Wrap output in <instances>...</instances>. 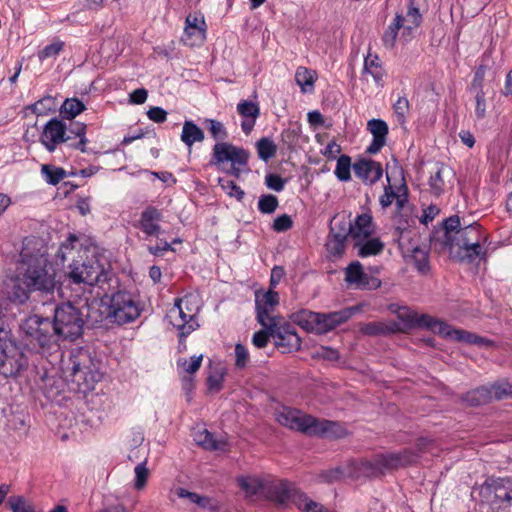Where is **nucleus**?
<instances>
[{
    "label": "nucleus",
    "mask_w": 512,
    "mask_h": 512,
    "mask_svg": "<svg viewBox=\"0 0 512 512\" xmlns=\"http://www.w3.org/2000/svg\"><path fill=\"white\" fill-rule=\"evenodd\" d=\"M13 285L8 292L12 302L24 304L31 292L52 294L57 286L56 270L49 260L17 261Z\"/></svg>",
    "instance_id": "obj_1"
},
{
    "label": "nucleus",
    "mask_w": 512,
    "mask_h": 512,
    "mask_svg": "<svg viewBox=\"0 0 512 512\" xmlns=\"http://www.w3.org/2000/svg\"><path fill=\"white\" fill-rule=\"evenodd\" d=\"M445 243L451 248L457 247L460 261L472 263L486 255V249L481 244L483 238L481 226L477 223L462 226L458 215L448 217L443 222Z\"/></svg>",
    "instance_id": "obj_2"
},
{
    "label": "nucleus",
    "mask_w": 512,
    "mask_h": 512,
    "mask_svg": "<svg viewBox=\"0 0 512 512\" xmlns=\"http://www.w3.org/2000/svg\"><path fill=\"white\" fill-rule=\"evenodd\" d=\"M68 279L73 284L103 288L111 280L112 272L108 263L94 252L85 259L74 260L69 265Z\"/></svg>",
    "instance_id": "obj_3"
},
{
    "label": "nucleus",
    "mask_w": 512,
    "mask_h": 512,
    "mask_svg": "<svg viewBox=\"0 0 512 512\" xmlns=\"http://www.w3.org/2000/svg\"><path fill=\"white\" fill-rule=\"evenodd\" d=\"M21 330L28 345L41 353L56 352L60 348L52 320L39 315L27 317L21 324Z\"/></svg>",
    "instance_id": "obj_4"
},
{
    "label": "nucleus",
    "mask_w": 512,
    "mask_h": 512,
    "mask_svg": "<svg viewBox=\"0 0 512 512\" xmlns=\"http://www.w3.org/2000/svg\"><path fill=\"white\" fill-rule=\"evenodd\" d=\"M77 300H69L55 306L52 323L59 343L74 342L82 337L84 318Z\"/></svg>",
    "instance_id": "obj_5"
},
{
    "label": "nucleus",
    "mask_w": 512,
    "mask_h": 512,
    "mask_svg": "<svg viewBox=\"0 0 512 512\" xmlns=\"http://www.w3.org/2000/svg\"><path fill=\"white\" fill-rule=\"evenodd\" d=\"M416 455L409 449L397 453L375 455L371 460H361L355 464L354 472L357 476L377 477L386 471L398 469L411 464Z\"/></svg>",
    "instance_id": "obj_6"
},
{
    "label": "nucleus",
    "mask_w": 512,
    "mask_h": 512,
    "mask_svg": "<svg viewBox=\"0 0 512 512\" xmlns=\"http://www.w3.org/2000/svg\"><path fill=\"white\" fill-rule=\"evenodd\" d=\"M91 364L90 354L82 348L72 350L68 360L64 361V372L83 392L93 390L101 378L99 372L91 369Z\"/></svg>",
    "instance_id": "obj_7"
},
{
    "label": "nucleus",
    "mask_w": 512,
    "mask_h": 512,
    "mask_svg": "<svg viewBox=\"0 0 512 512\" xmlns=\"http://www.w3.org/2000/svg\"><path fill=\"white\" fill-rule=\"evenodd\" d=\"M200 308V299L197 294L189 293L183 298L175 300L174 307L170 310L171 323L179 331L180 343L199 327L196 314Z\"/></svg>",
    "instance_id": "obj_8"
},
{
    "label": "nucleus",
    "mask_w": 512,
    "mask_h": 512,
    "mask_svg": "<svg viewBox=\"0 0 512 512\" xmlns=\"http://www.w3.org/2000/svg\"><path fill=\"white\" fill-rule=\"evenodd\" d=\"M249 152L226 141L217 142L213 147L211 163L223 172L236 178L241 175V166H246Z\"/></svg>",
    "instance_id": "obj_9"
},
{
    "label": "nucleus",
    "mask_w": 512,
    "mask_h": 512,
    "mask_svg": "<svg viewBox=\"0 0 512 512\" xmlns=\"http://www.w3.org/2000/svg\"><path fill=\"white\" fill-rule=\"evenodd\" d=\"M408 317L409 321L412 324L418 327L427 328L432 332L438 333L439 335L448 339L477 345H483L486 342V340L483 337H480L476 334L470 333L465 330L454 329L452 328L451 325L444 323L438 319H435L427 314H412L409 315Z\"/></svg>",
    "instance_id": "obj_10"
},
{
    "label": "nucleus",
    "mask_w": 512,
    "mask_h": 512,
    "mask_svg": "<svg viewBox=\"0 0 512 512\" xmlns=\"http://www.w3.org/2000/svg\"><path fill=\"white\" fill-rule=\"evenodd\" d=\"M106 311L110 323L123 325L137 319L141 309L129 292L118 291L112 295Z\"/></svg>",
    "instance_id": "obj_11"
},
{
    "label": "nucleus",
    "mask_w": 512,
    "mask_h": 512,
    "mask_svg": "<svg viewBox=\"0 0 512 512\" xmlns=\"http://www.w3.org/2000/svg\"><path fill=\"white\" fill-rule=\"evenodd\" d=\"M481 494L499 507L511 506L512 478H488L481 486Z\"/></svg>",
    "instance_id": "obj_12"
},
{
    "label": "nucleus",
    "mask_w": 512,
    "mask_h": 512,
    "mask_svg": "<svg viewBox=\"0 0 512 512\" xmlns=\"http://www.w3.org/2000/svg\"><path fill=\"white\" fill-rule=\"evenodd\" d=\"M280 320L281 319H278L266 326H263L270 330L275 346L282 349L283 353L300 349L302 341L295 328L290 324H280Z\"/></svg>",
    "instance_id": "obj_13"
},
{
    "label": "nucleus",
    "mask_w": 512,
    "mask_h": 512,
    "mask_svg": "<svg viewBox=\"0 0 512 512\" xmlns=\"http://www.w3.org/2000/svg\"><path fill=\"white\" fill-rule=\"evenodd\" d=\"M279 303V295L273 289H269L264 293L256 292L255 294V306H256V318L257 321L262 325L266 326L276 320L278 317L272 316V312L276 305Z\"/></svg>",
    "instance_id": "obj_14"
},
{
    "label": "nucleus",
    "mask_w": 512,
    "mask_h": 512,
    "mask_svg": "<svg viewBox=\"0 0 512 512\" xmlns=\"http://www.w3.org/2000/svg\"><path fill=\"white\" fill-rule=\"evenodd\" d=\"M71 140L69 135H66L65 124L53 118L49 120L41 134L40 141L49 152L55 151L57 146L61 143H66Z\"/></svg>",
    "instance_id": "obj_15"
},
{
    "label": "nucleus",
    "mask_w": 512,
    "mask_h": 512,
    "mask_svg": "<svg viewBox=\"0 0 512 512\" xmlns=\"http://www.w3.org/2000/svg\"><path fill=\"white\" fill-rule=\"evenodd\" d=\"M311 415L304 414L297 409L289 407H282L276 413V419L282 426L288 427L293 430L300 431L308 435V430L312 423Z\"/></svg>",
    "instance_id": "obj_16"
},
{
    "label": "nucleus",
    "mask_w": 512,
    "mask_h": 512,
    "mask_svg": "<svg viewBox=\"0 0 512 512\" xmlns=\"http://www.w3.org/2000/svg\"><path fill=\"white\" fill-rule=\"evenodd\" d=\"M79 307L81 308L82 318H84V326L88 325L94 327L101 324L104 320H108L106 307L101 301L97 299H89L88 297L79 298Z\"/></svg>",
    "instance_id": "obj_17"
},
{
    "label": "nucleus",
    "mask_w": 512,
    "mask_h": 512,
    "mask_svg": "<svg viewBox=\"0 0 512 512\" xmlns=\"http://www.w3.org/2000/svg\"><path fill=\"white\" fill-rule=\"evenodd\" d=\"M346 435L347 431L340 423L312 417L308 436H318L327 439H341Z\"/></svg>",
    "instance_id": "obj_18"
},
{
    "label": "nucleus",
    "mask_w": 512,
    "mask_h": 512,
    "mask_svg": "<svg viewBox=\"0 0 512 512\" xmlns=\"http://www.w3.org/2000/svg\"><path fill=\"white\" fill-rule=\"evenodd\" d=\"M182 41L189 46L199 45L204 42L206 23L204 17L197 14H189L185 21Z\"/></svg>",
    "instance_id": "obj_19"
},
{
    "label": "nucleus",
    "mask_w": 512,
    "mask_h": 512,
    "mask_svg": "<svg viewBox=\"0 0 512 512\" xmlns=\"http://www.w3.org/2000/svg\"><path fill=\"white\" fill-rule=\"evenodd\" d=\"M454 179L455 173L450 167L437 165L429 178L430 192L434 196H441L446 191L452 189Z\"/></svg>",
    "instance_id": "obj_20"
},
{
    "label": "nucleus",
    "mask_w": 512,
    "mask_h": 512,
    "mask_svg": "<svg viewBox=\"0 0 512 512\" xmlns=\"http://www.w3.org/2000/svg\"><path fill=\"white\" fill-rule=\"evenodd\" d=\"M48 259V248L44 239L38 236H28L23 240L18 261H39Z\"/></svg>",
    "instance_id": "obj_21"
},
{
    "label": "nucleus",
    "mask_w": 512,
    "mask_h": 512,
    "mask_svg": "<svg viewBox=\"0 0 512 512\" xmlns=\"http://www.w3.org/2000/svg\"><path fill=\"white\" fill-rule=\"evenodd\" d=\"M353 171L357 178H359L366 185L375 184L383 175V169L379 162L362 158L353 164Z\"/></svg>",
    "instance_id": "obj_22"
},
{
    "label": "nucleus",
    "mask_w": 512,
    "mask_h": 512,
    "mask_svg": "<svg viewBox=\"0 0 512 512\" xmlns=\"http://www.w3.org/2000/svg\"><path fill=\"white\" fill-rule=\"evenodd\" d=\"M345 281L350 285H355L360 289H376L381 282L374 277H370L363 271L360 262H352L345 270Z\"/></svg>",
    "instance_id": "obj_23"
},
{
    "label": "nucleus",
    "mask_w": 512,
    "mask_h": 512,
    "mask_svg": "<svg viewBox=\"0 0 512 512\" xmlns=\"http://www.w3.org/2000/svg\"><path fill=\"white\" fill-rule=\"evenodd\" d=\"M276 483H288L284 480H275L272 482L264 483L256 477H240L238 484L240 488L246 493L247 496H254L259 493L263 494L268 500L274 502L279 506H286L287 504H280L276 499L270 496L269 489Z\"/></svg>",
    "instance_id": "obj_24"
},
{
    "label": "nucleus",
    "mask_w": 512,
    "mask_h": 512,
    "mask_svg": "<svg viewBox=\"0 0 512 512\" xmlns=\"http://www.w3.org/2000/svg\"><path fill=\"white\" fill-rule=\"evenodd\" d=\"M353 312L354 310L352 308H345L330 313H318V316H313L314 319L319 320L316 334H325L335 329L337 326L348 321L353 315Z\"/></svg>",
    "instance_id": "obj_25"
},
{
    "label": "nucleus",
    "mask_w": 512,
    "mask_h": 512,
    "mask_svg": "<svg viewBox=\"0 0 512 512\" xmlns=\"http://www.w3.org/2000/svg\"><path fill=\"white\" fill-rule=\"evenodd\" d=\"M368 131L373 135L371 144L367 147L368 154L378 153L386 144V138L389 132L387 123L381 119H371L367 123Z\"/></svg>",
    "instance_id": "obj_26"
},
{
    "label": "nucleus",
    "mask_w": 512,
    "mask_h": 512,
    "mask_svg": "<svg viewBox=\"0 0 512 512\" xmlns=\"http://www.w3.org/2000/svg\"><path fill=\"white\" fill-rule=\"evenodd\" d=\"M237 112L243 119L241 122L243 132L249 135L260 116L259 104L250 100H242L237 104Z\"/></svg>",
    "instance_id": "obj_27"
},
{
    "label": "nucleus",
    "mask_w": 512,
    "mask_h": 512,
    "mask_svg": "<svg viewBox=\"0 0 512 512\" xmlns=\"http://www.w3.org/2000/svg\"><path fill=\"white\" fill-rule=\"evenodd\" d=\"M393 223L395 227V233L398 237L399 246L403 247V242L408 238V234L411 233V228L416 224V216L412 210L397 211Z\"/></svg>",
    "instance_id": "obj_28"
},
{
    "label": "nucleus",
    "mask_w": 512,
    "mask_h": 512,
    "mask_svg": "<svg viewBox=\"0 0 512 512\" xmlns=\"http://www.w3.org/2000/svg\"><path fill=\"white\" fill-rule=\"evenodd\" d=\"M162 219L161 210L154 206L145 208L140 216L139 225L143 233L148 236H158L161 230L158 222Z\"/></svg>",
    "instance_id": "obj_29"
},
{
    "label": "nucleus",
    "mask_w": 512,
    "mask_h": 512,
    "mask_svg": "<svg viewBox=\"0 0 512 512\" xmlns=\"http://www.w3.org/2000/svg\"><path fill=\"white\" fill-rule=\"evenodd\" d=\"M374 233L372 216L369 214L358 215L355 221L351 222V238L355 242L366 240Z\"/></svg>",
    "instance_id": "obj_30"
},
{
    "label": "nucleus",
    "mask_w": 512,
    "mask_h": 512,
    "mask_svg": "<svg viewBox=\"0 0 512 512\" xmlns=\"http://www.w3.org/2000/svg\"><path fill=\"white\" fill-rule=\"evenodd\" d=\"M404 18V31L402 32V38L405 41L411 39V33L416 29L422 22V15L419 11L418 0H410L408 4V10Z\"/></svg>",
    "instance_id": "obj_31"
},
{
    "label": "nucleus",
    "mask_w": 512,
    "mask_h": 512,
    "mask_svg": "<svg viewBox=\"0 0 512 512\" xmlns=\"http://www.w3.org/2000/svg\"><path fill=\"white\" fill-rule=\"evenodd\" d=\"M193 439L197 445L209 451H224L227 446L223 439H216L207 429L194 431Z\"/></svg>",
    "instance_id": "obj_32"
},
{
    "label": "nucleus",
    "mask_w": 512,
    "mask_h": 512,
    "mask_svg": "<svg viewBox=\"0 0 512 512\" xmlns=\"http://www.w3.org/2000/svg\"><path fill=\"white\" fill-rule=\"evenodd\" d=\"M353 246L357 249V255L362 258L379 255L383 252L385 247L384 243L379 238L372 237L355 242Z\"/></svg>",
    "instance_id": "obj_33"
},
{
    "label": "nucleus",
    "mask_w": 512,
    "mask_h": 512,
    "mask_svg": "<svg viewBox=\"0 0 512 512\" xmlns=\"http://www.w3.org/2000/svg\"><path fill=\"white\" fill-rule=\"evenodd\" d=\"M404 29V18L401 14H396L393 21L387 26L383 35L382 43L386 49H393L396 44L399 30Z\"/></svg>",
    "instance_id": "obj_34"
},
{
    "label": "nucleus",
    "mask_w": 512,
    "mask_h": 512,
    "mask_svg": "<svg viewBox=\"0 0 512 512\" xmlns=\"http://www.w3.org/2000/svg\"><path fill=\"white\" fill-rule=\"evenodd\" d=\"M404 254H409L415 264L416 269L421 273H426L429 269L428 265V252L416 245L410 247L403 242V247H400Z\"/></svg>",
    "instance_id": "obj_35"
},
{
    "label": "nucleus",
    "mask_w": 512,
    "mask_h": 512,
    "mask_svg": "<svg viewBox=\"0 0 512 512\" xmlns=\"http://www.w3.org/2000/svg\"><path fill=\"white\" fill-rule=\"evenodd\" d=\"M181 141L189 148L196 142H202L205 138L203 130L192 120H186L183 123Z\"/></svg>",
    "instance_id": "obj_36"
},
{
    "label": "nucleus",
    "mask_w": 512,
    "mask_h": 512,
    "mask_svg": "<svg viewBox=\"0 0 512 512\" xmlns=\"http://www.w3.org/2000/svg\"><path fill=\"white\" fill-rule=\"evenodd\" d=\"M399 330L396 323L369 322L361 326L360 331L368 336L388 335Z\"/></svg>",
    "instance_id": "obj_37"
},
{
    "label": "nucleus",
    "mask_w": 512,
    "mask_h": 512,
    "mask_svg": "<svg viewBox=\"0 0 512 512\" xmlns=\"http://www.w3.org/2000/svg\"><path fill=\"white\" fill-rule=\"evenodd\" d=\"M364 71L369 73L377 84H380L385 76L382 63L377 55L368 54L364 61Z\"/></svg>",
    "instance_id": "obj_38"
},
{
    "label": "nucleus",
    "mask_w": 512,
    "mask_h": 512,
    "mask_svg": "<svg viewBox=\"0 0 512 512\" xmlns=\"http://www.w3.org/2000/svg\"><path fill=\"white\" fill-rule=\"evenodd\" d=\"M492 391L486 387H479L469 391L463 397V401L470 406H479L490 401Z\"/></svg>",
    "instance_id": "obj_39"
},
{
    "label": "nucleus",
    "mask_w": 512,
    "mask_h": 512,
    "mask_svg": "<svg viewBox=\"0 0 512 512\" xmlns=\"http://www.w3.org/2000/svg\"><path fill=\"white\" fill-rule=\"evenodd\" d=\"M312 316H318V313L309 310H301L294 314V321L304 330L316 333L319 320L314 319Z\"/></svg>",
    "instance_id": "obj_40"
},
{
    "label": "nucleus",
    "mask_w": 512,
    "mask_h": 512,
    "mask_svg": "<svg viewBox=\"0 0 512 512\" xmlns=\"http://www.w3.org/2000/svg\"><path fill=\"white\" fill-rule=\"evenodd\" d=\"M258 157L263 161H268L273 158L277 152V145L268 137L259 139L256 144Z\"/></svg>",
    "instance_id": "obj_41"
},
{
    "label": "nucleus",
    "mask_w": 512,
    "mask_h": 512,
    "mask_svg": "<svg viewBox=\"0 0 512 512\" xmlns=\"http://www.w3.org/2000/svg\"><path fill=\"white\" fill-rule=\"evenodd\" d=\"M41 173L45 181L51 185H57L66 176V171L63 168L49 164L42 165Z\"/></svg>",
    "instance_id": "obj_42"
},
{
    "label": "nucleus",
    "mask_w": 512,
    "mask_h": 512,
    "mask_svg": "<svg viewBox=\"0 0 512 512\" xmlns=\"http://www.w3.org/2000/svg\"><path fill=\"white\" fill-rule=\"evenodd\" d=\"M346 240L342 235L329 234L326 241V248L330 255L340 257L346 249Z\"/></svg>",
    "instance_id": "obj_43"
},
{
    "label": "nucleus",
    "mask_w": 512,
    "mask_h": 512,
    "mask_svg": "<svg viewBox=\"0 0 512 512\" xmlns=\"http://www.w3.org/2000/svg\"><path fill=\"white\" fill-rule=\"evenodd\" d=\"M84 110L85 105L76 98L66 99L61 106V114L66 119H73Z\"/></svg>",
    "instance_id": "obj_44"
},
{
    "label": "nucleus",
    "mask_w": 512,
    "mask_h": 512,
    "mask_svg": "<svg viewBox=\"0 0 512 512\" xmlns=\"http://www.w3.org/2000/svg\"><path fill=\"white\" fill-rule=\"evenodd\" d=\"M351 168H353L351 158L344 154L337 159L334 173L340 181L347 182L351 179Z\"/></svg>",
    "instance_id": "obj_45"
},
{
    "label": "nucleus",
    "mask_w": 512,
    "mask_h": 512,
    "mask_svg": "<svg viewBox=\"0 0 512 512\" xmlns=\"http://www.w3.org/2000/svg\"><path fill=\"white\" fill-rule=\"evenodd\" d=\"M205 124L212 138L217 142H224L228 138V132L224 124L215 119H206Z\"/></svg>",
    "instance_id": "obj_46"
},
{
    "label": "nucleus",
    "mask_w": 512,
    "mask_h": 512,
    "mask_svg": "<svg viewBox=\"0 0 512 512\" xmlns=\"http://www.w3.org/2000/svg\"><path fill=\"white\" fill-rule=\"evenodd\" d=\"M329 234L342 235L343 239H347L348 236L351 237V221L346 220L345 218L337 220V218L334 217L330 223Z\"/></svg>",
    "instance_id": "obj_47"
},
{
    "label": "nucleus",
    "mask_w": 512,
    "mask_h": 512,
    "mask_svg": "<svg viewBox=\"0 0 512 512\" xmlns=\"http://www.w3.org/2000/svg\"><path fill=\"white\" fill-rule=\"evenodd\" d=\"M69 132L79 138L77 144L75 145V149H78L81 152H86V144L88 142L85 136L86 125L84 123L75 122L71 125Z\"/></svg>",
    "instance_id": "obj_48"
},
{
    "label": "nucleus",
    "mask_w": 512,
    "mask_h": 512,
    "mask_svg": "<svg viewBox=\"0 0 512 512\" xmlns=\"http://www.w3.org/2000/svg\"><path fill=\"white\" fill-rule=\"evenodd\" d=\"M78 241L77 237L70 235V237L61 244L56 253V260L64 263L69 255H72L75 249V243Z\"/></svg>",
    "instance_id": "obj_49"
},
{
    "label": "nucleus",
    "mask_w": 512,
    "mask_h": 512,
    "mask_svg": "<svg viewBox=\"0 0 512 512\" xmlns=\"http://www.w3.org/2000/svg\"><path fill=\"white\" fill-rule=\"evenodd\" d=\"M279 205L278 198L272 194L260 196L258 201V209L263 214L273 213Z\"/></svg>",
    "instance_id": "obj_50"
},
{
    "label": "nucleus",
    "mask_w": 512,
    "mask_h": 512,
    "mask_svg": "<svg viewBox=\"0 0 512 512\" xmlns=\"http://www.w3.org/2000/svg\"><path fill=\"white\" fill-rule=\"evenodd\" d=\"M295 80L299 86H301V89L303 92H306V87H312L314 83V76L312 74V71L308 70L304 67H299L296 70L295 73Z\"/></svg>",
    "instance_id": "obj_51"
},
{
    "label": "nucleus",
    "mask_w": 512,
    "mask_h": 512,
    "mask_svg": "<svg viewBox=\"0 0 512 512\" xmlns=\"http://www.w3.org/2000/svg\"><path fill=\"white\" fill-rule=\"evenodd\" d=\"M12 512H36L32 504L28 503L23 496H12L8 500Z\"/></svg>",
    "instance_id": "obj_52"
},
{
    "label": "nucleus",
    "mask_w": 512,
    "mask_h": 512,
    "mask_svg": "<svg viewBox=\"0 0 512 512\" xmlns=\"http://www.w3.org/2000/svg\"><path fill=\"white\" fill-rule=\"evenodd\" d=\"M63 47L64 42L57 40L40 50L38 52V58L40 61H44L48 58H54L63 50Z\"/></svg>",
    "instance_id": "obj_53"
},
{
    "label": "nucleus",
    "mask_w": 512,
    "mask_h": 512,
    "mask_svg": "<svg viewBox=\"0 0 512 512\" xmlns=\"http://www.w3.org/2000/svg\"><path fill=\"white\" fill-rule=\"evenodd\" d=\"M219 183L228 195L235 197L237 200H242L244 198V191L237 186L234 181L220 178Z\"/></svg>",
    "instance_id": "obj_54"
},
{
    "label": "nucleus",
    "mask_w": 512,
    "mask_h": 512,
    "mask_svg": "<svg viewBox=\"0 0 512 512\" xmlns=\"http://www.w3.org/2000/svg\"><path fill=\"white\" fill-rule=\"evenodd\" d=\"M234 351L236 367L240 369L245 368L249 362V352L247 348L244 345L237 343Z\"/></svg>",
    "instance_id": "obj_55"
},
{
    "label": "nucleus",
    "mask_w": 512,
    "mask_h": 512,
    "mask_svg": "<svg viewBox=\"0 0 512 512\" xmlns=\"http://www.w3.org/2000/svg\"><path fill=\"white\" fill-rule=\"evenodd\" d=\"M135 488L137 490L142 489L147 482L148 469L146 468V462L139 463L135 469Z\"/></svg>",
    "instance_id": "obj_56"
},
{
    "label": "nucleus",
    "mask_w": 512,
    "mask_h": 512,
    "mask_svg": "<svg viewBox=\"0 0 512 512\" xmlns=\"http://www.w3.org/2000/svg\"><path fill=\"white\" fill-rule=\"evenodd\" d=\"M286 180L278 174L269 173L265 176V184L269 189L281 192L285 187Z\"/></svg>",
    "instance_id": "obj_57"
},
{
    "label": "nucleus",
    "mask_w": 512,
    "mask_h": 512,
    "mask_svg": "<svg viewBox=\"0 0 512 512\" xmlns=\"http://www.w3.org/2000/svg\"><path fill=\"white\" fill-rule=\"evenodd\" d=\"M293 226V221L291 217L287 214H283L278 216L273 222V229L276 232H285L291 229Z\"/></svg>",
    "instance_id": "obj_58"
},
{
    "label": "nucleus",
    "mask_w": 512,
    "mask_h": 512,
    "mask_svg": "<svg viewBox=\"0 0 512 512\" xmlns=\"http://www.w3.org/2000/svg\"><path fill=\"white\" fill-rule=\"evenodd\" d=\"M388 185L384 188V194L380 197L379 202L382 208H388L396 198V193L390 184V177L387 175Z\"/></svg>",
    "instance_id": "obj_59"
},
{
    "label": "nucleus",
    "mask_w": 512,
    "mask_h": 512,
    "mask_svg": "<svg viewBox=\"0 0 512 512\" xmlns=\"http://www.w3.org/2000/svg\"><path fill=\"white\" fill-rule=\"evenodd\" d=\"M177 495L180 498H188L191 502H193L199 506H202V507H205L207 504L206 498H203L194 492H189L188 490H186L184 488H179L177 491Z\"/></svg>",
    "instance_id": "obj_60"
},
{
    "label": "nucleus",
    "mask_w": 512,
    "mask_h": 512,
    "mask_svg": "<svg viewBox=\"0 0 512 512\" xmlns=\"http://www.w3.org/2000/svg\"><path fill=\"white\" fill-rule=\"evenodd\" d=\"M270 337H271L270 330L264 328V330L254 333L253 338H252V343L257 348H264L267 346Z\"/></svg>",
    "instance_id": "obj_61"
},
{
    "label": "nucleus",
    "mask_w": 512,
    "mask_h": 512,
    "mask_svg": "<svg viewBox=\"0 0 512 512\" xmlns=\"http://www.w3.org/2000/svg\"><path fill=\"white\" fill-rule=\"evenodd\" d=\"M439 212L440 209L438 206L431 204L423 210L422 215L419 217V222L421 224L427 225L429 222L434 220Z\"/></svg>",
    "instance_id": "obj_62"
},
{
    "label": "nucleus",
    "mask_w": 512,
    "mask_h": 512,
    "mask_svg": "<svg viewBox=\"0 0 512 512\" xmlns=\"http://www.w3.org/2000/svg\"><path fill=\"white\" fill-rule=\"evenodd\" d=\"M147 116L155 123H163L167 119V112L161 107H151L147 111Z\"/></svg>",
    "instance_id": "obj_63"
},
{
    "label": "nucleus",
    "mask_w": 512,
    "mask_h": 512,
    "mask_svg": "<svg viewBox=\"0 0 512 512\" xmlns=\"http://www.w3.org/2000/svg\"><path fill=\"white\" fill-rule=\"evenodd\" d=\"M224 374L222 372H216L211 374L207 378V385L211 391H219L222 388Z\"/></svg>",
    "instance_id": "obj_64"
}]
</instances>
